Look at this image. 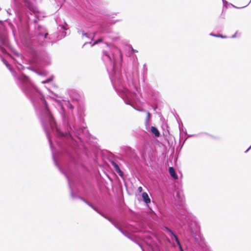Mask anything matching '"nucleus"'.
<instances>
[{"label": "nucleus", "mask_w": 251, "mask_h": 251, "mask_svg": "<svg viewBox=\"0 0 251 251\" xmlns=\"http://www.w3.org/2000/svg\"><path fill=\"white\" fill-rule=\"evenodd\" d=\"M59 108V112L65 132L62 131L57 124L54 125L55 127L53 129L48 128L44 131L51 151L54 164L67 179L71 197L73 199H78L86 203L88 201L87 200L73 191L71 183H74V181L70 176L74 173L72 169L67 165L66 169H65L58 162L55 157L56 151L53 144L52 136L54 138V141L60 151H77L83 153L88 159L94 162L98 160V151L96 148L91 147L88 145V142L90 139L91 135L87 128L75 125L74 118L68 114L63 106L60 104Z\"/></svg>", "instance_id": "obj_1"}, {"label": "nucleus", "mask_w": 251, "mask_h": 251, "mask_svg": "<svg viewBox=\"0 0 251 251\" xmlns=\"http://www.w3.org/2000/svg\"><path fill=\"white\" fill-rule=\"evenodd\" d=\"M0 58L14 77L20 88L31 102L44 130L48 128L53 129L57 123L43 93L30 81L27 75L24 74H17L1 54Z\"/></svg>", "instance_id": "obj_2"}, {"label": "nucleus", "mask_w": 251, "mask_h": 251, "mask_svg": "<svg viewBox=\"0 0 251 251\" xmlns=\"http://www.w3.org/2000/svg\"><path fill=\"white\" fill-rule=\"evenodd\" d=\"M123 57L121 51L117 48L113 51H102V60L105 64L114 90L123 99L126 104L131 105L137 111H142L140 109H136L132 105L131 100L133 94L124 84L122 72Z\"/></svg>", "instance_id": "obj_3"}, {"label": "nucleus", "mask_w": 251, "mask_h": 251, "mask_svg": "<svg viewBox=\"0 0 251 251\" xmlns=\"http://www.w3.org/2000/svg\"><path fill=\"white\" fill-rule=\"evenodd\" d=\"M174 208L177 212L176 222L183 230L191 234L192 237L194 238L195 244H198V247H202L204 239L200 232V226L195 220V217L189 212L186 208L181 192H176Z\"/></svg>", "instance_id": "obj_4"}, {"label": "nucleus", "mask_w": 251, "mask_h": 251, "mask_svg": "<svg viewBox=\"0 0 251 251\" xmlns=\"http://www.w3.org/2000/svg\"><path fill=\"white\" fill-rule=\"evenodd\" d=\"M148 132L146 131H142L140 134L139 143L140 147V150L142 151L141 153L142 158L145 159L146 156V151H152L151 147L152 142L150 138V135L155 137H159L160 132L157 128L155 126H149V125L146 126Z\"/></svg>", "instance_id": "obj_5"}, {"label": "nucleus", "mask_w": 251, "mask_h": 251, "mask_svg": "<svg viewBox=\"0 0 251 251\" xmlns=\"http://www.w3.org/2000/svg\"><path fill=\"white\" fill-rule=\"evenodd\" d=\"M27 25H28L29 23H31L32 22H33L35 24L33 36L34 38L33 40H37L38 44L39 45H42V43L47 38V36L48 35L47 29L44 26L40 25H36L39 21V18L36 15H34V19L33 20H31V18L28 15L27 16Z\"/></svg>", "instance_id": "obj_6"}, {"label": "nucleus", "mask_w": 251, "mask_h": 251, "mask_svg": "<svg viewBox=\"0 0 251 251\" xmlns=\"http://www.w3.org/2000/svg\"><path fill=\"white\" fill-rule=\"evenodd\" d=\"M162 229L164 232L168 234L172 241L175 240L176 241L179 251H184L176 234L172 229L166 226H163Z\"/></svg>", "instance_id": "obj_7"}, {"label": "nucleus", "mask_w": 251, "mask_h": 251, "mask_svg": "<svg viewBox=\"0 0 251 251\" xmlns=\"http://www.w3.org/2000/svg\"><path fill=\"white\" fill-rule=\"evenodd\" d=\"M162 229L164 232L168 234L172 241L175 240L176 241L179 251H184L176 234L172 229L166 226H163Z\"/></svg>", "instance_id": "obj_8"}, {"label": "nucleus", "mask_w": 251, "mask_h": 251, "mask_svg": "<svg viewBox=\"0 0 251 251\" xmlns=\"http://www.w3.org/2000/svg\"><path fill=\"white\" fill-rule=\"evenodd\" d=\"M119 21L117 20L116 21H112L111 22H101L98 28V31L101 33H108L111 32L110 25L114 24L116 22Z\"/></svg>", "instance_id": "obj_9"}, {"label": "nucleus", "mask_w": 251, "mask_h": 251, "mask_svg": "<svg viewBox=\"0 0 251 251\" xmlns=\"http://www.w3.org/2000/svg\"><path fill=\"white\" fill-rule=\"evenodd\" d=\"M39 61L41 65L46 66L50 64L51 59L50 55L47 52H43L39 55Z\"/></svg>", "instance_id": "obj_10"}, {"label": "nucleus", "mask_w": 251, "mask_h": 251, "mask_svg": "<svg viewBox=\"0 0 251 251\" xmlns=\"http://www.w3.org/2000/svg\"><path fill=\"white\" fill-rule=\"evenodd\" d=\"M10 45L8 39L4 36L0 35V50L3 52H5L4 48L9 49Z\"/></svg>", "instance_id": "obj_11"}, {"label": "nucleus", "mask_w": 251, "mask_h": 251, "mask_svg": "<svg viewBox=\"0 0 251 251\" xmlns=\"http://www.w3.org/2000/svg\"><path fill=\"white\" fill-rule=\"evenodd\" d=\"M15 2H18L19 0H13ZM23 1L26 4L28 8L30 11V14L32 15L31 12L36 13L38 12L37 7L30 1V0H23Z\"/></svg>", "instance_id": "obj_12"}, {"label": "nucleus", "mask_w": 251, "mask_h": 251, "mask_svg": "<svg viewBox=\"0 0 251 251\" xmlns=\"http://www.w3.org/2000/svg\"><path fill=\"white\" fill-rule=\"evenodd\" d=\"M68 94L72 100L75 101H78L79 100L80 96L76 90H70L68 91Z\"/></svg>", "instance_id": "obj_13"}, {"label": "nucleus", "mask_w": 251, "mask_h": 251, "mask_svg": "<svg viewBox=\"0 0 251 251\" xmlns=\"http://www.w3.org/2000/svg\"><path fill=\"white\" fill-rule=\"evenodd\" d=\"M119 231H120L126 237L131 240H133V238L126 231L123 229L120 226L118 225L117 223L113 221L111 223Z\"/></svg>", "instance_id": "obj_14"}, {"label": "nucleus", "mask_w": 251, "mask_h": 251, "mask_svg": "<svg viewBox=\"0 0 251 251\" xmlns=\"http://www.w3.org/2000/svg\"><path fill=\"white\" fill-rule=\"evenodd\" d=\"M77 33L79 34H82V36H85L87 37V38H94L95 36L97 34V32H94L93 33V35L91 36V34H89L88 33H86L83 29L77 28Z\"/></svg>", "instance_id": "obj_15"}, {"label": "nucleus", "mask_w": 251, "mask_h": 251, "mask_svg": "<svg viewBox=\"0 0 251 251\" xmlns=\"http://www.w3.org/2000/svg\"><path fill=\"white\" fill-rule=\"evenodd\" d=\"M96 212H97L98 214H99L100 215H101L102 217L104 218L105 219H107L108 221H109L111 223H112V222L114 221L111 218L109 217L108 215H107L105 213L102 212L101 210H100L99 208H97L96 210H95Z\"/></svg>", "instance_id": "obj_16"}, {"label": "nucleus", "mask_w": 251, "mask_h": 251, "mask_svg": "<svg viewBox=\"0 0 251 251\" xmlns=\"http://www.w3.org/2000/svg\"><path fill=\"white\" fill-rule=\"evenodd\" d=\"M111 164H112V166L113 167V168H114L116 172L118 174V175L120 176H122L123 173L122 171L121 170V169L120 168L119 165L114 161H112L111 162Z\"/></svg>", "instance_id": "obj_17"}, {"label": "nucleus", "mask_w": 251, "mask_h": 251, "mask_svg": "<svg viewBox=\"0 0 251 251\" xmlns=\"http://www.w3.org/2000/svg\"><path fill=\"white\" fill-rule=\"evenodd\" d=\"M169 172L171 177L175 179L178 178V176L173 167H169Z\"/></svg>", "instance_id": "obj_18"}, {"label": "nucleus", "mask_w": 251, "mask_h": 251, "mask_svg": "<svg viewBox=\"0 0 251 251\" xmlns=\"http://www.w3.org/2000/svg\"><path fill=\"white\" fill-rule=\"evenodd\" d=\"M13 60L14 64L18 71H21L24 69V66L20 62H18L15 58H13Z\"/></svg>", "instance_id": "obj_19"}, {"label": "nucleus", "mask_w": 251, "mask_h": 251, "mask_svg": "<svg viewBox=\"0 0 251 251\" xmlns=\"http://www.w3.org/2000/svg\"><path fill=\"white\" fill-rule=\"evenodd\" d=\"M151 102L153 104L151 105L152 108L153 109L154 111H155L158 107L156 105L157 103V99L154 96H152V98L150 99Z\"/></svg>", "instance_id": "obj_20"}, {"label": "nucleus", "mask_w": 251, "mask_h": 251, "mask_svg": "<svg viewBox=\"0 0 251 251\" xmlns=\"http://www.w3.org/2000/svg\"><path fill=\"white\" fill-rule=\"evenodd\" d=\"M142 198L143 201L146 204H148L151 202V199L147 193L144 192L142 194Z\"/></svg>", "instance_id": "obj_21"}, {"label": "nucleus", "mask_w": 251, "mask_h": 251, "mask_svg": "<svg viewBox=\"0 0 251 251\" xmlns=\"http://www.w3.org/2000/svg\"><path fill=\"white\" fill-rule=\"evenodd\" d=\"M28 69L31 70L32 71L35 72V73L41 76H45L46 75V72L37 71L36 70V69H34L31 66L28 67Z\"/></svg>", "instance_id": "obj_22"}, {"label": "nucleus", "mask_w": 251, "mask_h": 251, "mask_svg": "<svg viewBox=\"0 0 251 251\" xmlns=\"http://www.w3.org/2000/svg\"><path fill=\"white\" fill-rule=\"evenodd\" d=\"M28 69L31 70L32 71L35 72V73L41 76H45L46 75V72L37 71L36 70V69H34L31 66L28 67Z\"/></svg>", "instance_id": "obj_23"}, {"label": "nucleus", "mask_w": 251, "mask_h": 251, "mask_svg": "<svg viewBox=\"0 0 251 251\" xmlns=\"http://www.w3.org/2000/svg\"><path fill=\"white\" fill-rule=\"evenodd\" d=\"M9 49H10V50L12 52V53H13L15 56L20 57L21 59L23 57V55L21 53H20L19 52H18L17 51H16L13 48L10 47Z\"/></svg>", "instance_id": "obj_24"}, {"label": "nucleus", "mask_w": 251, "mask_h": 251, "mask_svg": "<svg viewBox=\"0 0 251 251\" xmlns=\"http://www.w3.org/2000/svg\"><path fill=\"white\" fill-rule=\"evenodd\" d=\"M58 28L59 29V30H64L63 32L62 33L61 37H65L66 35V32H65V30L67 29V27L64 25H60Z\"/></svg>", "instance_id": "obj_25"}, {"label": "nucleus", "mask_w": 251, "mask_h": 251, "mask_svg": "<svg viewBox=\"0 0 251 251\" xmlns=\"http://www.w3.org/2000/svg\"><path fill=\"white\" fill-rule=\"evenodd\" d=\"M210 35L212 36H213V37L221 38H223V39L227 38V36H226V35H222V34H214V33H213L212 32L210 33Z\"/></svg>", "instance_id": "obj_26"}, {"label": "nucleus", "mask_w": 251, "mask_h": 251, "mask_svg": "<svg viewBox=\"0 0 251 251\" xmlns=\"http://www.w3.org/2000/svg\"><path fill=\"white\" fill-rule=\"evenodd\" d=\"M54 78L53 75H51L47 79H46L45 80H43L42 81V83L45 84V83H49L50 82H51Z\"/></svg>", "instance_id": "obj_27"}, {"label": "nucleus", "mask_w": 251, "mask_h": 251, "mask_svg": "<svg viewBox=\"0 0 251 251\" xmlns=\"http://www.w3.org/2000/svg\"><path fill=\"white\" fill-rule=\"evenodd\" d=\"M127 155L130 158H133L135 156V153L133 151H125Z\"/></svg>", "instance_id": "obj_28"}, {"label": "nucleus", "mask_w": 251, "mask_h": 251, "mask_svg": "<svg viewBox=\"0 0 251 251\" xmlns=\"http://www.w3.org/2000/svg\"><path fill=\"white\" fill-rule=\"evenodd\" d=\"M68 154L69 155V158H70L71 161L74 163V164H75V165H76L75 160L74 156L72 154V153L70 152H68Z\"/></svg>", "instance_id": "obj_29"}, {"label": "nucleus", "mask_w": 251, "mask_h": 251, "mask_svg": "<svg viewBox=\"0 0 251 251\" xmlns=\"http://www.w3.org/2000/svg\"><path fill=\"white\" fill-rule=\"evenodd\" d=\"M102 41H103V39L102 38H99L98 39L95 40L93 41L92 46H93L97 45V44L102 42Z\"/></svg>", "instance_id": "obj_30"}, {"label": "nucleus", "mask_w": 251, "mask_h": 251, "mask_svg": "<svg viewBox=\"0 0 251 251\" xmlns=\"http://www.w3.org/2000/svg\"><path fill=\"white\" fill-rule=\"evenodd\" d=\"M147 117H146V122H145V126H147V125H149V119L151 117V114L149 112H147Z\"/></svg>", "instance_id": "obj_31"}, {"label": "nucleus", "mask_w": 251, "mask_h": 251, "mask_svg": "<svg viewBox=\"0 0 251 251\" xmlns=\"http://www.w3.org/2000/svg\"><path fill=\"white\" fill-rule=\"evenodd\" d=\"M164 131L163 132V134L166 135L167 134L169 133V130L168 129V126L167 125H164L162 126Z\"/></svg>", "instance_id": "obj_32"}, {"label": "nucleus", "mask_w": 251, "mask_h": 251, "mask_svg": "<svg viewBox=\"0 0 251 251\" xmlns=\"http://www.w3.org/2000/svg\"><path fill=\"white\" fill-rule=\"evenodd\" d=\"M201 134H206V135H208V133H206V132H204V133H201ZM200 134H201V133H200V134H188L187 136L188 137H199L200 136Z\"/></svg>", "instance_id": "obj_33"}, {"label": "nucleus", "mask_w": 251, "mask_h": 251, "mask_svg": "<svg viewBox=\"0 0 251 251\" xmlns=\"http://www.w3.org/2000/svg\"><path fill=\"white\" fill-rule=\"evenodd\" d=\"M129 51L131 53H135V52H138V51L136 50H134L131 45H130L129 46Z\"/></svg>", "instance_id": "obj_34"}, {"label": "nucleus", "mask_w": 251, "mask_h": 251, "mask_svg": "<svg viewBox=\"0 0 251 251\" xmlns=\"http://www.w3.org/2000/svg\"><path fill=\"white\" fill-rule=\"evenodd\" d=\"M88 205H89L90 207H91L94 210H96V209L97 207L92 204L91 203H90L88 201L86 202V203Z\"/></svg>", "instance_id": "obj_35"}, {"label": "nucleus", "mask_w": 251, "mask_h": 251, "mask_svg": "<svg viewBox=\"0 0 251 251\" xmlns=\"http://www.w3.org/2000/svg\"><path fill=\"white\" fill-rule=\"evenodd\" d=\"M222 1L224 6L225 7L226 9L227 8V5H229L230 3H228V2L226 0H222Z\"/></svg>", "instance_id": "obj_36"}, {"label": "nucleus", "mask_w": 251, "mask_h": 251, "mask_svg": "<svg viewBox=\"0 0 251 251\" xmlns=\"http://www.w3.org/2000/svg\"><path fill=\"white\" fill-rule=\"evenodd\" d=\"M178 126H179V130L180 132L183 131V132H184V133H187L186 129L185 128H183V126H182L180 127V125H179Z\"/></svg>", "instance_id": "obj_37"}, {"label": "nucleus", "mask_w": 251, "mask_h": 251, "mask_svg": "<svg viewBox=\"0 0 251 251\" xmlns=\"http://www.w3.org/2000/svg\"><path fill=\"white\" fill-rule=\"evenodd\" d=\"M66 105H67V106L69 108H70V109H74V106L73 105V104H71L69 101H68V102H67V103L66 104Z\"/></svg>", "instance_id": "obj_38"}, {"label": "nucleus", "mask_w": 251, "mask_h": 251, "mask_svg": "<svg viewBox=\"0 0 251 251\" xmlns=\"http://www.w3.org/2000/svg\"><path fill=\"white\" fill-rule=\"evenodd\" d=\"M132 241H134L135 243H136L140 247V248L141 249L142 251H144V249H143V246H142V245L139 242L134 240L133 239Z\"/></svg>", "instance_id": "obj_39"}, {"label": "nucleus", "mask_w": 251, "mask_h": 251, "mask_svg": "<svg viewBox=\"0 0 251 251\" xmlns=\"http://www.w3.org/2000/svg\"><path fill=\"white\" fill-rule=\"evenodd\" d=\"M249 4V3H248V4H247L246 6H243L242 7H237L235 5H234L233 4H231V3H229V5H231L232 7H234V8H237V9H240V8H244V7H245L246 6H247Z\"/></svg>", "instance_id": "obj_40"}, {"label": "nucleus", "mask_w": 251, "mask_h": 251, "mask_svg": "<svg viewBox=\"0 0 251 251\" xmlns=\"http://www.w3.org/2000/svg\"><path fill=\"white\" fill-rule=\"evenodd\" d=\"M48 91L51 93L55 98H58V95L56 94V93H53L52 91H51L50 89H48Z\"/></svg>", "instance_id": "obj_41"}, {"label": "nucleus", "mask_w": 251, "mask_h": 251, "mask_svg": "<svg viewBox=\"0 0 251 251\" xmlns=\"http://www.w3.org/2000/svg\"><path fill=\"white\" fill-rule=\"evenodd\" d=\"M138 191L139 192L141 193L143 191V188L141 186H139L138 188Z\"/></svg>", "instance_id": "obj_42"}, {"label": "nucleus", "mask_w": 251, "mask_h": 251, "mask_svg": "<svg viewBox=\"0 0 251 251\" xmlns=\"http://www.w3.org/2000/svg\"><path fill=\"white\" fill-rule=\"evenodd\" d=\"M251 149V145L246 150V151H245V153H247Z\"/></svg>", "instance_id": "obj_43"}, {"label": "nucleus", "mask_w": 251, "mask_h": 251, "mask_svg": "<svg viewBox=\"0 0 251 251\" xmlns=\"http://www.w3.org/2000/svg\"><path fill=\"white\" fill-rule=\"evenodd\" d=\"M79 121H80V122H81V123H83L84 121V119L83 118L80 117Z\"/></svg>", "instance_id": "obj_44"}, {"label": "nucleus", "mask_w": 251, "mask_h": 251, "mask_svg": "<svg viewBox=\"0 0 251 251\" xmlns=\"http://www.w3.org/2000/svg\"><path fill=\"white\" fill-rule=\"evenodd\" d=\"M236 34H237V32H236L235 34H234L233 35H232L231 36V37L232 38H235V37H236Z\"/></svg>", "instance_id": "obj_45"}, {"label": "nucleus", "mask_w": 251, "mask_h": 251, "mask_svg": "<svg viewBox=\"0 0 251 251\" xmlns=\"http://www.w3.org/2000/svg\"><path fill=\"white\" fill-rule=\"evenodd\" d=\"M7 13H9V14H10V12H9V11H7Z\"/></svg>", "instance_id": "obj_46"}, {"label": "nucleus", "mask_w": 251, "mask_h": 251, "mask_svg": "<svg viewBox=\"0 0 251 251\" xmlns=\"http://www.w3.org/2000/svg\"><path fill=\"white\" fill-rule=\"evenodd\" d=\"M7 13H9V14H10V12H9V11H7Z\"/></svg>", "instance_id": "obj_47"}, {"label": "nucleus", "mask_w": 251, "mask_h": 251, "mask_svg": "<svg viewBox=\"0 0 251 251\" xmlns=\"http://www.w3.org/2000/svg\"><path fill=\"white\" fill-rule=\"evenodd\" d=\"M7 13H9V14H10V12H9V11H7Z\"/></svg>", "instance_id": "obj_48"}, {"label": "nucleus", "mask_w": 251, "mask_h": 251, "mask_svg": "<svg viewBox=\"0 0 251 251\" xmlns=\"http://www.w3.org/2000/svg\"><path fill=\"white\" fill-rule=\"evenodd\" d=\"M183 146V144L181 145V148H182V146Z\"/></svg>", "instance_id": "obj_49"}, {"label": "nucleus", "mask_w": 251, "mask_h": 251, "mask_svg": "<svg viewBox=\"0 0 251 251\" xmlns=\"http://www.w3.org/2000/svg\"><path fill=\"white\" fill-rule=\"evenodd\" d=\"M183 146V144L181 145V148H182V146Z\"/></svg>", "instance_id": "obj_50"}, {"label": "nucleus", "mask_w": 251, "mask_h": 251, "mask_svg": "<svg viewBox=\"0 0 251 251\" xmlns=\"http://www.w3.org/2000/svg\"><path fill=\"white\" fill-rule=\"evenodd\" d=\"M183 146V144L181 145V148H182V146Z\"/></svg>", "instance_id": "obj_51"}, {"label": "nucleus", "mask_w": 251, "mask_h": 251, "mask_svg": "<svg viewBox=\"0 0 251 251\" xmlns=\"http://www.w3.org/2000/svg\"><path fill=\"white\" fill-rule=\"evenodd\" d=\"M2 21L0 20V23H2Z\"/></svg>", "instance_id": "obj_52"}, {"label": "nucleus", "mask_w": 251, "mask_h": 251, "mask_svg": "<svg viewBox=\"0 0 251 251\" xmlns=\"http://www.w3.org/2000/svg\"><path fill=\"white\" fill-rule=\"evenodd\" d=\"M145 66H146L145 64V65H144V68H145Z\"/></svg>", "instance_id": "obj_53"}, {"label": "nucleus", "mask_w": 251, "mask_h": 251, "mask_svg": "<svg viewBox=\"0 0 251 251\" xmlns=\"http://www.w3.org/2000/svg\"><path fill=\"white\" fill-rule=\"evenodd\" d=\"M87 43H85V44L83 45L84 46L85 44H86Z\"/></svg>", "instance_id": "obj_54"}, {"label": "nucleus", "mask_w": 251, "mask_h": 251, "mask_svg": "<svg viewBox=\"0 0 251 251\" xmlns=\"http://www.w3.org/2000/svg\"><path fill=\"white\" fill-rule=\"evenodd\" d=\"M106 45H107V46H109V45H108V43H106Z\"/></svg>", "instance_id": "obj_55"}, {"label": "nucleus", "mask_w": 251, "mask_h": 251, "mask_svg": "<svg viewBox=\"0 0 251 251\" xmlns=\"http://www.w3.org/2000/svg\"><path fill=\"white\" fill-rule=\"evenodd\" d=\"M64 24H65V25H67V24H66V23L65 22H64Z\"/></svg>", "instance_id": "obj_56"}, {"label": "nucleus", "mask_w": 251, "mask_h": 251, "mask_svg": "<svg viewBox=\"0 0 251 251\" xmlns=\"http://www.w3.org/2000/svg\"><path fill=\"white\" fill-rule=\"evenodd\" d=\"M185 140H186V139H185V140H184V142H185ZM183 144H184V143H183Z\"/></svg>", "instance_id": "obj_57"}, {"label": "nucleus", "mask_w": 251, "mask_h": 251, "mask_svg": "<svg viewBox=\"0 0 251 251\" xmlns=\"http://www.w3.org/2000/svg\"><path fill=\"white\" fill-rule=\"evenodd\" d=\"M251 0H250V1L249 3H250L251 2Z\"/></svg>", "instance_id": "obj_58"}]
</instances>
